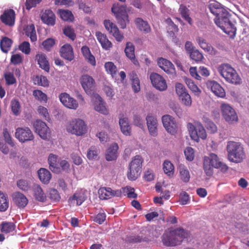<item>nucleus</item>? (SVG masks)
<instances>
[{"instance_id": "7c9ffc66", "label": "nucleus", "mask_w": 249, "mask_h": 249, "mask_svg": "<svg viewBox=\"0 0 249 249\" xmlns=\"http://www.w3.org/2000/svg\"><path fill=\"white\" fill-rule=\"evenodd\" d=\"M196 42L199 46L206 52L213 55L216 54V50L209 44L206 40L201 37H198L196 39Z\"/></svg>"}, {"instance_id": "a19ab883", "label": "nucleus", "mask_w": 249, "mask_h": 249, "mask_svg": "<svg viewBox=\"0 0 249 249\" xmlns=\"http://www.w3.org/2000/svg\"><path fill=\"white\" fill-rule=\"evenodd\" d=\"M38 177L43 183H48L51 178L50 172L45 168H41L38 171Z\"/></svg>"}, {"instance_id": "680f3d73", "label": "nucleus", "mask_w": 249, "mask_h": 249, "mask_svg": "<svg viewBox=\"0 0 249 249\" xmlns=\"http://www.w3.org/2000/svg\"><path fill=\"white\" fill-rule=\"evenodd\" d=\"M182 104L187 107H190L192 106V101L190 95L187 92L178 98Z\"/></svg>"}, {"instance_id": "1a4fd4ad", "label": "nucleus", "mask_w": 249, "mask_h": 249, "mask_svg": "<svg viewBox=\"0 0 249 249\" xmlns=\"http://www.w3.org/2000/svg\"><path fill=\"white\" fill-rule=\"evenodd\" d=\"M222 115L229 124H235L238 121V117L235 109L229 104L222 103L220 107Z\"/></svg>"}, {"instance_id": "a18cd8bd", "label": "nucleus", "mask_w": 249, "mask_h": 249, "mask_svg": "<svg viewBox=\"0 0 249 249\" xmlns=\"http://www.w3.org/2000/svg\"><path fill=\"white\" fill-rule=\"evenodd\" d=\"M58 14L63 20L72 21L74 19L71 12L68 10L59 9L58 10Z\"/></svg>"}, {"instance_id": "20e7f679", "label": "nucleus", "mask_w": 249, "mask_h": 249, "mask_svg": "<svg viewBox=\"0 0 249 249\" xmlns=\"http://www.w3.org/2000/svg\"><path fill=\"white\" fill-rule=\"evenodd\" d=\"M203 166L205 173L209 176L212 175L213 168H219L223 172L228 169L227 165L220 160L217 155L213 153L204 157Z\"/></svg>"}, {"instance_id": "5701e85b", "label": "nucleus", "mask_w": 249, "mask_h": 249, "mask_svg": "<svg viewBox=\"0 0 249 249\" xmlns=\"http://www.w3.org/2000/svg\"><path fill=\"white\" fill-rule=\"evenodd\" d=\"M122 192L120 190H112L110 188L101 187L98 190L99 196L101 199H107L113 196H119Z\"/></svg>"}, {"instance_id": "f03ea898", "label": "nucleus", "mask_w": 249, "mask_h": 249, "mask_svg": "<svg viewBox=\"0 0 249 249\" xmlns=\"http://www.w3.org/2000/svg\"><path fill=\"white\" fill-rule=\"evenodd\" d=\"M65 128L68 133L77 137L85 135L88 130L86 122L79 118H73L68 120L65 124Z\"/></svg>"}, {"instance_id": "4c0bfd02", "label": "nucleus", "mask_w": 249, "mask_h": 249, "mask_svg": "<svg viewBox=\"0 0 249 249\" xmlns=\"http://www.w3.org/2000/svg\"><path fill=\"white\" fill-rule=\"evenodd\" d=\"M119 125L121 131L124 135L126 136L130 135L131 127L127 118L123 117L120 118L119 120Z\"/></svg>"}, {"instance_id": "e2e57ef3", "label": "nucleus", "mask_w": 249, "mask_h": 249, "mask_svg": "<svg viewBox=\"0 0 249 249\" xmlns=\"http://www.w3.org/2000/svg\"><path fill=\"white\" fill-rule=\"evenodd\" d=\"M33 95L39 101L41 102H47V96L46 94L43 93L42 91L40 90H35L33 92Z\"/></svg>"}, {"instance_id": "a878e982", "label": "nucleus", "mask_w": 249, "mask_h": 249, "mask_svg": "<svg viewBox=\"0 0 249 249\" xmlns=\"http://www.w3.org/2000/svg\"><path fill=\"white\" fill-rule=\"evenodd\" d=\"M119 146L116 143H113L106 150L105 158L107 161L116 160L118 156Z\"/></svg>"}, {"instance_id": "b1692460", "label": "nucleus", "mask_w": 249, "mask_h": 249, "mask_svg": "<svg viewBox=\"0 0 249 249\" xmlns=\"http://www.w3.org/2000/svg\"><path fill=\"white\" fill-rule=\"evenodd\" d=\"M87 198V191L85 190L77 191L73 196L69 199L71 205H81Z\"/></svg>"}, {"instance_id": "f257e3e1", "label": "nucleus", "mask_w": 249, "mask_h": 249, "mask_svg": "<svg viewBox=\"0 0 249 249\" xmlns=\"http://www.w3.org/2000/svg\"><path fill=\"white\" fill-rule=\"evenodd\" d=\"M187 233L181 228L173 230L166 231L162 236L163 244L166 246H175L179 244L184 238L187 236Z\"/></svg>"}, {"instance_id": "c9c22d12", "label": "nucleus", "mask_w": 249, "mask_h": 249, "mask_svg": "<svg viewBox=\"0 0 249 249\" xmlns=\"http://www.w3.org/2000/svg\"><path fill=\"white\" fill-rule=\"evenodd\" d=\"M58 158L56 155L51 154L48 158L50 169L54 172H59Z\"/></svg>"}, {"instance_id": "393cba45", "label": "nucleus", "mask_w": 249, "mask_h": 249, "mask_svg": "<svg viewBox=\"0 0 249 249\" xmlns=\"http://www.w3.org/2000/svg\"><path fill=\"white\" fill-rule=\"evenodd\" d=\"M15 12L13 10L7 9L0 16V18L5 25L13 26L15 24Z\"/></svg>"}, {"instance_id": "de8ad7c7", "label": "nucleus", "mask_w": 249, "mask_h": 249, "mask_svg": "<svg viewBox=\"0 0 249 249\" xmlns=\"http://www.w3.org/2000/svg\"><path fill=\"white\" fill-rule=\"evenodd\" d=\"M230 95L232 100L240 104H243L245 102V96L237 91L231 90L230 91Z\"/></svg>"}, {"instance_id": "69168bd1", "label": "nucleus", "mask_w": 249, "mask_h": 249, "mask_svg": "<svg viewBox=\"0 0 249 249\" xmlns=\"http://www.w3.org/2000/svg\"><path fill=\"white\" fill-rule=\"evenodd\" d=\"M190 202V197L188 194L185 192L180 193L179 196V202L182 205L188 204Z\"/></svg>"}, {"instance_id": "c756f323", "label": "nucleus", "mask_w": 249, "mask_h": 249, "mask_svg": "<svg viewBox=\"0 0 249 249\" xmlns=\"http://www.w3.org/2000/svg\"><path fill=\"white\" fill-rule=\"evenodd\" d=\"M196 42L199 46L206 52L213 55L216 54V50L209 44L206 40L201 37H198L196 39Z\"/></svg>"}, {"instance_id": "3c124183", "label": "nucleus", "mask_w": 249, "mask_h": 249, "mask_svg": "<svg viewBox=\"0 0 249 249\" xmlns=\"http://www.w3.org/2000/svg\"><path fill=\"white\" fill-rule=\"evenodd\" d=\"M9 206L7 196L2 192H0V211H5Z\"/></svg>"}, {"instance_id": "6e6d98bb", "label": "nucleus", "mask_w": 249, "mask_h": 249, "mask_svg": "<svg viewBox=\"0 0 249 249\" xmlns=\"http://www.w3.org/2000/svg\"><path fill=\"white\" fill-rule=\"evenodd\" d=\"M11 107L14 115L17 116L20 113V104L19 101L17 99H13L11 101Z\"/></svg>"}, {"instance_id": "cd10ccee", "label": "nucleus", "mask_w": 249, "mask_h": 249, "mask_svg": "<svg viewBox=\"0 0 249 249\" xmlns=\"http://www.w3.org/2000/svg\"><path fill=\"white\" fill-rule=\"evenodd\" d=\"M41 19L43 23L53 26L55 22V16L53 11L49 9L43 11L41 14Z\"/></svg>"}, {"instance_id": "2eb2a0df", "label": "nucleus", "mask_w": 249, "mask_h": 249, "mask_svg": "<svg viewBox=\"0 0 249 249\" xmlns=\"http://www.w3.org/2000/svg\"><path fill=\"white\" fill-rule=\"evenodd\" d=\"M104 24L106 30L115 38L116 41L121 42L123 40L124 35L115 23L109 20H105Z\"/></svg>"}, {"instance_id": "37998d69", "label": "nucleus", "mask_w": 249, "mask_h": 249, "mask_svg": "<svg viewBox=\"0 0 249 249\" xmlns=\"http://www.w3.org/2000/svg\"><path fill=\"white\" fill-rule=\"evenodd\" d=\"M185 83L188 88L194 93L196 96H198L201 93V89L195 84V82L190 78L185 80Z\"/></svg>"}, {"instance_id": "ea45409f", "label": "nucleus", "mask_w": 249, "mask_h": 249, "mask_svg": "<svg viewBox=\"0 0 249 249\" xmlns=\"http://www.w3.org/2000/svg\"><path fill=\"white\" fill-rule=\"evenodd\" d=\"M135 23L137 27L144 33H148L150 31V27L147 21L142 18H138L135 19Z\"/></svg>"}, {"instance_id": "423d86ee", "label": "nucleus", "mask_w": 249, "mask_h": 249, "mask_svg": "<svg viewBox=\"0 0 249 249\" xmlns=\"http://www.w3.org/2000/svg\"><path fill=\"white\" fill-rule=\"evenodd\" d=\"M111 11L115 16L121 28L124 29L129 23L128 15L127 14V9L125 5L115 3L113 5Z\"/></svg>"}, {"instance_id": "e433bc0d", "label": "nucleus", "mask_w": 249, "mask_h": 249, "mask_svg": "<svg viewBox=\"0 0 249 249\" xmlns=\"http://www.w3.org/2000/svg\"><path fill=\"white\" fill-rule=\"evenodd\" d=\"M24 32L26 36H29L32 42H35L37 39L36 32L35 26L33 24L30 23L24 28Z\"/></svg>"}, {"instance_id": "bf43d9fd", "label": "nucleus", "mask_w": 249, "mask_h": 249, "mask_svg": "<svg viewBox=\"0 0 249 249\" xmlns=\"http://www.w3.org/2000/svg\"><path fill=\"white\" fill-rule=\"evenodd\" d=\"M105 68L108 73L111 75L112 77L116 74L117 68L112 62H106L105 64Z\"/></svg>"}, {"instance_id": "c03bdc74", "label": "nucleus", "mask_w": 249, "mask_h": 249, "mask_svg": "<svg viewBox=\"0 0 249 249\" xmlns=\"http://www.w3.org/2000/svg\"><path fill=\"white\" fill-rule=\"evenodd\" d=\"M100 150L99 148L95 146H91L87 152V158L90 160H96L99 159V154Z\"/></svg>"}, {"instance_id": "f8f14e48", "label": "nucleus", "mask_w": 249, "mask_h": 249, "mask_svg": "<svg viewBox=\"0 0 249 249\" xmlns=\"http://www.w3.org/2000/svg\"><path fill=\"white\" fill-rule=\"evenodd\" d=\"M209 9L211 13L215 16L214 19L215 23L217 18L221 20L230 15L228 10L216 1L211 2L209 5Z\"/></svg>"}, {"instance_id": "09e8293b", "label": "nucleus", "mask_w": 249, "mask_h": 249, "mask_svg": "<svg viewBox=\"0 0 249 249\" xmlns=\"http://www.w3.org/2000/svg\"><path fill=\"white\" fill-rule=\"evenodd\" d=\"M203 122L205 123V127L207 130L212 134L215 133L217 131V127L216 124L208 118H204Z\"/></svg>"}, {"instance_id": "8fccbe9b", "label": "nucleus", "mask_w": 249, "mask_h": 249, "mask_svg": "<svg viewBox=\"0 0 249 249\" xmlns=\"http://www.w3.org/2000/svg\"><path fill=\"white\" fill-rule=\"evenodd\" d=\"M179 11L182 17L190 25L192 24V20L189 16V10L184 6L181 5Z\"/></svg>"}, {"instance_id": "603ef678", "label": "nucleus", "mask_w": 249, "mask_h": 249, "mask_svg": "<svg viewBox=\"0 0 249 249\" xmlns=\"http://www.w3.org/2000/svg\"><path fill=\"white\" fill-rule=\"evenodd\" d=\"M33 80L36 85L43 87H47L49 85V81L47 78L43 75H37L34 78Z\"/></svg>"}, {"instance_id": "bb28decb", "label": "nucleus", "mask_w": 249, "mask_h": 249, "mask_svg": "<svg viewBox=\"0 0 249 249\" xmlns=\"http://www.w3.org/2000/svg\"><path fill=\"white\" fill-rule=\"evenodd\" d=\"M12 197L14 203L19 208H24L28 203V200L26 196L20 192L14 193Z\"/></svg>"}, {"instance_id": "052dcab7", "label": "nucleus", "mask_w": 249, "mask_h": 249, "mask_svg": "<svg viewBox=\"0 0 249 249\" xmlns=\"http://www.w3.org/2000/svg\"><path fill=\"white\" fill-rule=\"evenodd\" d=\"M122 193L124 195L127 196L130 198H135L137 197V194L135 193L134 189L129 186H126L122 188V191H121Z\"/></svg>"}, {"instance_id": "79ce46f5", "label": "nucleus", "mask_w": 249, "mask_h": 249, "mask_svg": "<svg viewBox=\"0 0 249 249\" xmlns=\"http://www.w3.org/2000/svg\"><path fill=\"white\" fill-rule=\"evenodd\" d=\"M163 170L164 173L168 177H172L174 175L175 168L173 163L168 160H165L162 164Z\"/></svg>"}, {"instance_id": "4468645a", "label": "nucleus", "mask_w": 249, "mask_h": 249, "mask_svg": "<svg viewBox=\"0 0 249 249\" xmlns=\"http://www.w3.org/2000/svg\"><path fill=\"white\" fill-rule=\"evenodd\" d=\"M163 125L166 131L172 135H175L178 131V127L175 119L169 115H165L162 117Z\"/></svg>"}, {"instance_id": "39448f33", "label": "nucleus", "mask_w": 249, "mask_h": 249, "mask_svg": "<svg viewBox=\"0 0 249 249\" xmlns=\"http://www.w3.org/2000/svg\"><path fill=\"white\" fill-rule=\"evenodd\" d=\"M218 71L227 82L235 85H240L242 79L235 69L227 64H223L218 68Z\"/></svg>"}, {"instance_id": "58836bf2", "label": "nucleus", "mask_w": 249, "mask_h": 249, "mask_svg": "<svg viewBox=\"0 0 249 249\" xmlns=\"http://www.w3.org/2000/svg\"><path fill=\"white\" fill-rule=\"evenodd\" d=\"M81 52L85 59L92 66L96 65V60L94 56L91 53L89 49L87 46L81 48Z\"/></svg>"}, {"instance_id": "a211bd4d", "label": "nucleus", "mask_w": 249, "mask_h": 249, "mask_svg": "<svg viewBox=\"0 0 249 249\" xmlns=\"http://www.w3.org/2000/svg\"><path fill=\"white\" fill-rule=\"evenodd\" d=\"M35 131L43 139H47L49 133V129L46 124L40 121L36 120L33 124Z\"/></svg>"}, {"instance_id": "6e6552de", "label": "nucleus", "mask_w": 249, "mask_h": 249, "mask_svg": "<svg viewBox=\"0 0 249 249\" xmlns=\"http://www.w3.org/2000/svg\"><path fill=\"white\" fill-rule=\"evenodd\" d=\"M143 161L142 158L140 155L134 156L129 164L127 177L129 179L136 180L140 175Z\"/></svg>"}, {"instance_id": "0eeeda50", "label": "nucleus", "mask_w": 249, "mask_h": 249, "mask_svg": "<svg viewBox=\"0 0 249 249\" xmlns=\"http://www.w3.org/2000/svg\"><path fill=\"white\" fill-rule=\"evenodd\" d=\"M187 128L191 139L196 142H199V140H205L207 138L206 131L201 124L199 122H195L194 124L188 123Z\"/></svg>"}, {"instance_id": "6ab92c4d", "label": "nucleus", "mask_w": 249, "mask_h": 249, "mask_svg": "<svg viewBox=\"0 0 249 249\" xmlns=\"http://www.w3.org/2000/svg\"><path fill=\"white\" fill-rule=\"evenodd\" d=\"M159 67L163 70L166 73L171 75L176 74V69L171 62L162 57L159 58L157 60Z\"/></svg>"}, {"instance_id": "864d4df0", "label": "nucleus", "mask_w": 249, "mask_h": 249, "mask_svg": "<svg viewBox=\"0 0 249 249\" xmlns=\"http://www.w3.org/2000/svg\"><path fill=\"white\" fill-rule=\"evenodd\" d=\"M176 93L178 98L187 93L188 91L185 87L181 83L178 82L175 85Z\"/></svg>"}, {"instance_id": "2f4dec72", "label": "nucleus", "mask_w": 249, "mask_h": 249, "mask_svg": "<svg viewBox=\"0 0 249 249\" xmlns=\"http://www.w3.org/2000/svg\"><path fill=\"white\" fill-rule=\"evenodd\" d=\"M32 189L34 196L36 200L42 202L46 200V196L39 185L34 184Z\"/></svg>"}, {"instance_id": "13d9d810", "label": "nucleus", "mask_w": 249, "mask_h": 249, "mask_svg": "<svg viewBox=\"0 0 249 249\" xmlns=\"http://www.w3.org/2000/svg\"><path fill=\"white\" fill-rule=\"evenodd\" d=\"M17 185L19 189L23 191H28L31 187L30 183L25 179L18 180L17 182Z\"/></svg>"}, {"instance_id": "4be33fe9", "label": "nucleus", "mask_w": 249, "mask_h": 249, "mask_svg": "<svg viewBox=\"0 0 249 249\" xmlns=\"http://www.w3.org/2000/svg\"><path fill=\"white\" fill-rule=\"evenodd\" d=\"M206 85L208 89L217 97L224 98L226 92L224 89L217 82L214 81L209 80L206 82Z\"/></svg>"}, {"instance_id": "7ed1b4c3", "label": "nucleus", "mask_w": 249, "mask_h": 249, "mask_svg": "<svg viewBox=\"0 0 249 249\" xmlns=\"http://www.w3.org/2000/svg\"><path fill=\"white\" fill-rule=\"evenodd\" d=\"M226 149L228 159L231 162L239 163L245 158L246 155L244 148L239 142L233 141L228 142Z\"/></svg>"}, {"instance_id": "774afa93", "label": "nucleus", "mask_w": 249, "mask_h": 249, "mask_svg": "<svg viewBox=\"0 0 249 249\" xmlns=\"http://www.w3.org/2000/svg\"><path fill=\"white\" fill-rule=\"evenodd\" d=\"M189 55L192 59L197 62L201 61L203 58L202 54L197 49L191 52Z\"/></svg>"}, {"instance_id": "72a5a7b5", "label": "nucleus", "mask_w": 249, "mask_h": 249, "mask_svg": "<svg viewBox=\"0 0 249 249\" xmlns=\"http://www.w3.org/2000/svg\"><path fill=\"white\" fill-rule=\"evenodd\" d=\"M36 59L39 67L46 71L48 72L50 69V66L46 55L43 53H38L36 55Z\"/></svg>"}, {"instance_id": "5fc2aeb1", "label": "nucleus", "mask_w": 249, "mask_h": 249, "mask_svg": "<svg viewBox=\"0 0 249 249\" xmlns=\"http://www.w3.org/2000/svg\"><path fill=\"white\" fill-rule=\"evenodd\" d=\"M132 87L135 92H138L140 90V80L136 74L133 73L131 75Z\"/></svg>"}, {"instance_id": "0e129e2a", "label": "nucleus", "mask_w": 249, "mask_h": 249, "mask_svg": "<svg viewBox=\"0 0 249 249\" xmlns=\"http://www.w3.org/2000/svg\"><path fill=\"white\" fill-rule=\"evenodd\" d=\"M18 49L25 54H29L31 52L30 44L27 41H23L19 45Z\"/></svg>"}, {"instance_id": "4d7b16f0", "label": "nucleus", "mask_w": 249, "mask_h": 249, "mask_svg": "<svg viewBox=\"0 0 249 249\" xmlns=\"http://www.w3.org/2000/svg\"><path fill=\"white\" fill-rule=\"evenodd\" d=\"M15 226L12 222H3L1 225V231L6 233L13 231Z\"/></svg>"}, {"instance_id": "338daca9", "label": "nucleus", "mask_w": 249, "mask_h": 249, "mask_svg": "<svg viewBox=\"0 0 249 249\" xmlns=\"http://www.w3.org/2000/svg\"><path fill=\"white\" fill-rule=\"evenodd\" d=\"M54 44L55 40L52 38H47L42 43L44 49L47 51H50Z\"/></svg>"}, {"instance_id": "dca6fc26", "label": "nucleus", "mask_w": 249, "mask_h": 249, "mask_svg": "<svg viewBox=\"0 0 249 249\" xmlns=\"http://www.w3.org/2000/svg\"><path fill=\"white\" fill-rule=\"evenodd\" d=\"M82 88L87 93L89 94L95 87V82L92 76L85 74L82 75L79 79Z\"/></svg>"}, {"instance_id": "49530a36", "label": "nucleus", "mask_w": 249, "mask_h": 249, "mask_svg": "<svg viewBox=\"0 0 249 249\" xmlns=\"http://www.w3.org/2000/svg\"><path fill=\"white\" fill-rule=\"evenodd\" d=\"M12 44V41L11 39L4 37L2 38L0 43V46L1 51L4 53H7L10 50Z\"/></svg>"}, {"instance_id": "f704fd0d", "label": "nucleus", "mask_w": 249, "mask_h": 249, "mask_svg": "<svg viewBox=\"0 0 249 249\" xmlns=\"http://www.w3.org/2000/svg\"><path fill=\"white\" fill-rule=\"evenodd\" d=\"M180 179L184 182H189L190 178V174L187 167L180 164L178 167Z\"/></svg>"}, {"instance_id": "aec40b11", "label": "nucleus", "mask_w": 249, "mask_h": 249, "mask_svg": "<svg viewBox=\"0 0 249 249\" xmlns=\"http://www.w3.org/2000/svg\"><path fill=\"white\" fill-rule=\"evenodd\" d=\"M59 98L62 104L69 108L76 109L78 107L77 101L66 93H61Z\"/></svg>"}, {"instance_id": "f3484780", "label": "nucleus", "mask_w": 249, "mask_h": 249, "mask_svg": "<svg viewBox=\"0 0 249 249\" xmlns=\"http://www.w3.org/2000/svg\"><path fill=\"white\" fill-rule=\"evenodd\" d=\"M150 79L152 85L160 91L165 90L167 88V85L165 80L161 75L157 73H152Z\"/></svg>"}, {"instance_id": "9b49d317", "label": "nucleus", "mask_w": 249, "mask_h": 249, "mask_svg": "<svg viewBox=\"0 0 249 249\" xmlns=\"http://www.w3.org/2000/svg\"><path fill=\"white\" fill-rule=\"evenodd\" d=\"M91 103L94 109L104 115L109 114V109L106 102L98 94H94L91 97Z\"/></svg>"}, {"instance_id": "ddd939ff", "label": "nucleus", "mask_w": 249, "mask_h": 249, "mask_svg": "<svg viewBox=\"0 0 249 249\" xmlns=\"http://www.w3.org/2000/svg\"><path fill=\"white\" fill-rule=\"evenodd\" d=\"M15 137L23 143L34 140V136L31 129L27 127H18L16 129Z\"/></svg>"}, {"instance_id": "473e14b6", "label": "nucleus", "mask_w": 249, "mask_h": 249, "mask_svg": "<svg viewBox=\"0 0 249 249\" xmlns=\"http://www.w3.org/2000/svg\"><path fill=\"white\" fill-rule=\"evenodd\" d=\"M61 56L66 59L71 60L73 58V53L71 46L68 44H65L60 49Z\"/></svg>"}, {"instance_id": "9d476101", "label": "nucleus", "mask_w": 249, "mask_h": 249, "mask_svg": "<svg viewBox=\"0 0 249 249\" xmlns=\"http://www.w3.org/2000/svg\"><path fill=\"white\" fill-rule=\"evenodd\" d=\"M230 15L221 20L217 18L215 20V24L231 37L234 38L236 34V28L230 20Z\"/></svg>"}, {"instance_id": "412c9836", "label": "nucleus", "mask_w": 249, "mask_h": 249, "mask_svg": "<svg viewBox=\"0 0 249 249\" xmlns=\"http://www.w3.org/2000/svg\"><path fill=\"white\" fill-rule=\"evenodd\" d=\"M147 126L150 134L154 137L158 135V120L156 117L148 114L146 117Z\"/></svg>"}, {"instance_id": "c85d7f7f", "label": "nucleus", "mask_w": 249, "mask_h": 249, "mask_svg": "<svg viewBox=\"0 0 249 249\" xmlns=\"http://www.w3.org/2000/svg\"><path fill=\"white\" fill-rule=\"evenodd\" d=\"M124 52L127 57H128L135 66H139V63L135 58V46L131 42H129L126 43Z\"/></svg>"}]
</instances>
